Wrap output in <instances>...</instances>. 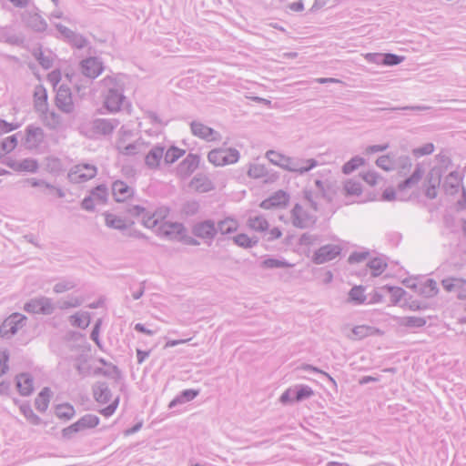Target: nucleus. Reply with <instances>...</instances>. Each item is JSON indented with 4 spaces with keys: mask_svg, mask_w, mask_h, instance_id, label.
I'll use <instances>...</instances> for the list:
<instances>
[{
    "mask_svg": "<svg viewBox=\"0 0 466 466\" xmlns=\"http://www.w3.org/2000/svg\"><path fill=\"white\" fill-rule=\"evenodd\" d=\"M350 299L356 302L357 304L363 303L366 299V296L364 295V289L360 286L353 287L350 293Z\"/></svg>",
    "mask_w": 466,
    "mask_h": 466,
    "instance_id": "nucleus-57",
    "label": "nucleus"
},
{
    "mask_svg": "<svg viewBox=\"0 0 466 466\" xmlns=\"http://www.w3.org/2000/svg\"><path fill=\"white\" fill-rule=\"evenodd\" d=\"M165 152V147L161 145L154 146L145 157V165L152 170L159 167Z\"/></svg>",
    "mask_w": 466,
    "mask_h": 466,
    "instance_id": "nucleus-20",
    "label": "nucleus"
},
{
    "mask_svg": "<svg viewBox=\"0 0 466 466\" xmlns=\"http://www.w3.org/2000/svg\"><path fill=\"white\" fill-rule=\"evenodd\" d=\"M119 123L116 118H96L91 122V130L96 135H110Z\"/></svg>",
    "mask_w": 466,
    "mask_h": 466,
    "instance_id": "nucleus-16",
    "label": "nucleus"
},
{
    "mask_svg": "<svg viewBox=\"0 0 466 466\" xmlns=\"http://www.w3.org/2000/svg\"><path fill=\"white\" fill-rule=\"evenodd\" d=\"M462 177L457 171L451 172L444 179L442 189L446 195L453 196L460 190Z\"/></svg>",
    "mask_w": 466,
    "mask_h": 466,
    "instance_id": "nucleus-24",
    "label": "nucleus"
},
{
    "mask_svg": "<svg viewBox=\"0 0 466 466\" xmlns=\"http://www.w3.org/2000/svg\"><path fill=\"white\" fill-rule=\"evenodd\" d=\"M340 252L341 248L339 246L328 244L315 251L312 260L315 264H324L334 259Z\"/></svg>",
    "mask_w": 466,
    "mask_h": 466,
    "instance_id": "nucleus-12",
    "label": "nucleus"
},
{
    "mask_svg": "<svg viewBox=\"0 0 466 466\" xmlns=\"http://www.w3.org/2000/svg\"><path fill=\"white\" fill-rule=\"evenodd\" d=\"M248 226L255 231L264 232L268 228V222L263 216H250L248 219Z\"/></svg>",
    "mask_w": 466,
    "mask_h": 466,
    "instance_id": "nucleus-37",
    "label": "nucleus"
},
{
    "mask_svg": "<svg viewBox=\"0 0 466 466\" xmlns=\"http://www.w3.org/2000/svg\"><path fill=\"white\" fill-rule=\"evenodd\" d=\"M267 173V168L264 166L258 164L251 165L248 171V175L254 178H261L265 177Z\"/></svg>",
    "mask_w": 466,
    "mask_h": 466,
    "instance_id": "nucleus-60",
    "label": "nucleus"
},
{
    "mask_svg": "<svg viewBox=\"0 0 466 466\" xmlns=\"http://www.w3.org/2000/svg\"><path fill=\"white\" fill-rule=\"evenodd\" d=\"M200 157L197 154L189 153L186 158L177 166V174L181 178L189 177L198 167Z\"/></svg>",
    "mask_w": 466,
    "mask_h": 466,
    "instance_id": "nucleus-15",
    "label": "nucleus"
},
{
    "mask_svg": "<svg viewBox=\"0 0 466 466\" xmlns=\"http://www.w3.org/2000/svg\"><path fill=\"white\" fill-rule=\"evenodd\" d=\"M75 414V409L71 404L60 403V420H69Z\"/></svg>",
    "mask_w": 466,
    "mask_h": 466,
    "instance_id": "nucleus-61",
    "label": "nucleus"
},
{
    "mask_svg": "<svg viewBox=\"0 0 466 466\" xmlns=\"http://www.w3.org/2000/svg\"><path fill=\"white\" fill-rule=\"evenodd\" d=\"M216 228L218 232H219L221 235H228L238 230V222L235 218L228 217L222 220H219L216 224Z\"/></svg>",
    "mask_w": 466,
    "mask_h": 466,
    "instance_id": "nucleus-33",
    "label": "nucleus"
},
{
    "mask_svg": "<svg viewBox=\"0 0 466 466\" xmlns=\"http://www.w3.org/2000/svg\"><path fill=\"white\" fill-rule=\"evenodd\" d=\"M266 157L275 166L299 175H303L319 166V162L314 158L291 157L275 150H268Z\"/></svg>",
    "mask_w": 466,
    "mask_h": 466,
    "instance_id": "nucleus-1",
    "label": "nucleus"
},
{
    "mask_svg": "<svg viewBox=\"0 0 466 466\" xmlns=\"http://www.w3.org/2000/svg\"><path fill=\"white\" fill-rule=\"evenodd\" d=\"M185 154V150L177 147H170L167 151L164 152L163 161L167 165L175 163Z\"/></svg>",
    "mask_w": 466,
    "mask_h": 466,
    "instance_id": "nucleus-42",
    "label": "nucleus"
},
{
    "mask_svg": "<svg viewBox=\"0 0 466 466\" xmlns=\"http://www.w3.org/2000/svg\"><path fill=\"white\" fill-rule=\"evenodd\" d=\"M344 189L347 195L359 196L362 192V187L360 182L349 180L344 185Z\"/></svg>",
    "mask_w": 466,
    "mask_h": 466,
    "instance_id": "nucleus-59",
    "label": "nucleus"
},
{
    "mask_svg": "<svg viewBox=\"0 0 466 466\" xmlns=\"http://www.w3.org/2000/svg\"><path fill=\"white\" fill-rule=\"evenodd\" d=\"M289 200V196L282 191L279 190L271 195L269 198L264 199L260 203V207L264 209H271L276 208L285 207Z\"/></svg>",
    "mask_w": 466,
    "mask_h": 466,
    "instance_id": "nucleus-19",
    "label": "nucleus"
},
{
    "mask_svg": "<svg viewBox=\"0 0 466 466\" xmlns=\"http://www.w3.org/2000/svg\"><path fill=\"white\" fill-rule=\"evenodd\" d=\"M368 267L372 270V276H380L387 267V263L381 258H374L368 262Z\"/></svg>",
    "mask_w": 466,
    "mask_h": 466,
    "instance_id": "nucleus-50",
    "label": "nucleus"
},
{
    "mask_svg": "<svg viewBox=\"0 0 466 466\" xmlns=\"http://www.w3.org/2000/svg\"><path fill=\"white\" fill-rule=\"evenodd\" d=\"M60 37L74 48L82 49L88 40L81 34L60 25Z\"/></svg>",
    "mask_w": 466,
    "mask_h": 466,
    "instance_id": "nucleus-11",
    "label": "nucleus"
},
{
    "mask_svg": "<svg viewBox=\"0 0 466 466\" xmlns=\"http://www.w3.org/2000/svg\"><path fill=\"white\" fill-rule=\"evenodd\" d=\"M396 156L392 153L380 156L376 160V165L385 171H391L395 169Z\"/></svg>",
    "mask_w": 466,
    "mask_h": 466,
    "instance_id": "nucleus-43",
    "label": "nucleus"
},
{
    "mask_svg": "<svg viewBox=\"0 0 466 466\" xmlns=\"http://www.w3.org/2000/svg\"><path fill=\"white\" fill-rule=\"evenodd\" d=\"M401 324L409 328H421L426 324V319L415 316L405 317L402 319Z\"/></svg>",
    "mask_w": 466,
    "mask_h": 466,
    "instance_id": "nucleus-55",
    "label": "nucleus"
},
{
    "mask_svg": "<svg viewBox=\"0 0 466 466\" xmlns=\"http://www.w3.org/2000/svg\"><path fill=\"white\" fill-rule=\"evenodd\" d=\"M11 167L15 170L34 173L37 170L38 164H37L36 160H35L33 158H25L21 161L15 162Z\"/></svg>",
    "mask_w": 466,
    "mask_h": 466,
    "instance_id": "nucleus-39",
    "label": "nucleus"
},
{
    "mask_svg": "<svg viewBox=\"0 0 466 466\" xmlns=\"http://www.w3.org/2000/svg\"><path fill=\"white\" fill-rule=\"evenodd\" d=\"M68 321L71 326L85 329L90 324V315L87 311H77L69 316Z\"/></svg>",
    "mask_w": 466,
    "mask_h": 466,
    "instance_id": "nucleus-31",
    "label": "nucleus"
},
{
    "mask_svg": "<svg viewBox=\"0 0 466 466\" xmlns=\"http://www.w3.org/2000/svg\"><path fill=\"white\" fill-rule=\"evenodd\" d=\"M186 231V228L182 223L179 222H169L166 221L157 228L158 235L165 237L168 239H176L181 237Z\"/></svg>",
    "mask_w": 466,
    "mask_h": 466,
    "instance_id": "nucleus-17",
    "label": "nucleus"
},
{
    "mask_svg": "<svg viewBox=\"0 0 466 466\" xmlns=\"http://www.w3.org/2000/svg\"><path fill=\"white\" fill-rule=\"evenodd\" d=\"M17 136L18 134L9 136L0 142V158L15 148L18 142Z\"/></svg>",
    "mask_w": 466,
    "mask_h": 466,
    "instance_id": "nucleus-41",
    "label": "nucleus"
},
{
    "mask_svg": "<svg viewBox=\"0 0 466 466\" xmlns=\"http://www.w3.org/2000/svg\"><path fill=\"white\" fill-rule=\"evenodd\" d=\"M112 194L116 202H124L134 194L133 187L122 180H116L112 184Z\"/></svg>",
    "mask_w": 466,
    "mask_h": 466,
    "instance_id": "nucleus-22",
    "label": "nucleus"
},
{
    "mask_svg": "<svg viewBox=\"0 0 466 466\" xmlns=\"http://www.w3.org/2000/svg\"><path fill=\"white\" fill-rule=\"evenodd\" d=\"M97 174V168L91 164H78L68 172L67 177L73 183H83L92 179Z\"/></svg>",
    "mask_w": 466,
    "mask_h": 466,
    "instance_id": "nucleus-5",
    "label": "nucleus"
},
{
    "mask_svg": "<svg viewBox=\"0 0 466 466\" xmlns=\"http://www.w3.org/2000/svg\"><path fill=\"white\" fill-rule=\"evenodd\" d=\"M21 413L26 418V420L33 425H39L41 419L35 414L31 406L27 403H22L19 407Z\"/></svg>",
    "mask_w": 466,
    "mask_h": 466,
    "instance_id": "nucleus-48",
    "label": "nucleus"
},
{
    "mask_svg": "<svg viewBox=\"0 0 466 466\" xmlns=\"http://www.w3.org/2000/svg\"><path fill=\"white\" fill-rule=\"evenodd\" d=\"M300 370H305V371H311V372H314V373H319L321 374L323 377H325L328 381L331 384V386L333 388H336L337 387V382L336 380L329 375L328 374L327 372L312 366V365H309V364H303L299 367Z\"/></svg>",
    "mask_w": 466,
    "mask_h": 466,
    "instance_id": "nucleus-56",
    "label": "nucleus"
},
{
    "mask_svg": "<svg viewBox=\"0 0 466 466\" xmlns=\"http://www.w3.org/2000/svg\"><path fill=\"white\" fill-rule=\"evenodd\" d=\"M35 107L40 113L44 124L50 128H56L58 126V116L55 111L47 109V93L43 86L38 85L34 92Z\"/></svg>",
    "mask_w": 466,
    "mask_h": 466,
    "instance_id": "nucleus-2",
    "label": "nucleus"
},
{
    "mask_svg": "<svg viewBox=\"0 0 466 466\" xmlns=\"http://www.w3.org/2000/svg\"><path fill=\"white\" fill-rule=\"evenodd\" d=\"M364 163L365 159L363 157L356 156L343 165L342 172L346 175H349L356 170L359 167L364 165Z\"/></svg>",
    "mask_w": 466,
    "mask_h": 466,
    "instance_id": "nucleus-51",
    "label": "nucleus"
},
{
    "mask_svg": "<svg viewBox=\"0 0 466 466\" xmlns=\"http://www.w3.org/2000/svg\"><path fill=\"white\" fill-rule=\"evenodd\" d=\"M189 187L197 192L207 193L214 189L213 182L202 173L197 174L190 181Z\"/></svg>",
    "mask_w": 466,
    "mask_h": 466,
    "instance_id": "nucleus-23",
    "label": "nucleus"
},
{
    "mask_svg": "<svg viewBox=\"0 0 466 466\" xmlns=\"http://www.w3.org/2000/svg\"><path fill=\"white\" fill-rule=\"evenodd\" d=\"M199 391L196 390H185L178 396H177L174 400H172L168 405L170 409L176 407L178 404H183L194 400Z\"/></svg>",
    "mask_w": 466,
    "mask_h": 466,
    "instance_id": "nucleus-34",
    "label": "nucleus"
},
{
    "mask_svg": "<svg viewBox=\"0 0 466 466\" xmlns=\"http://www.w3.org/2000/svg\"><path fill=\"white\" fill-rule=\"evenodd\" d=\"M23 21L25 24L36 32L46 30L47 24L44 18L35 10H26L23 14Z\"/></svg>",
    "mask_w": 466,
    "mask_h": 466,
    "instance_id": "nucleus-18",
    "label": "nucleus"
},
{
    "mask_svg": "<svg viewBox=\"0 0 466 466\" xmlns=\"http://www.w3.org/2000/svg\"><path fill=\"white\" fill-rule=\"evenodd\" d=\"M199 210V203L196 200L185 202L181 208V213L185 216L191 217L196 215Z\"/></svg>",
    "mask_w": 466,
    "mask_h": 466,
    "instance_id": "nucleus-54",
    "label": "nucleus"
},
{
    "mask_svg": "<svg viewBox=\"0 0 466 466\" xmlns=\"http://www.w3.org/2000/svg\"><path fill=\"white\" fill-rule=\"evenodd\" d=\"M126 101V96H124V92L117 93H106L105 94V106L109 112H117L121 109L124 102Z\"/></svg>",
    "mask_w": 466,
    "mask_h": 466,
    "instance_id": "nucleus-27",
    "label": "nucleus"
},
{
    "mask_svg": "<svg viewBox=\"0 0 466 466\" xmlns=\"http://www.w3.org/2000/svg\"><path fill=\"white\" fill-rule=\"evenodd\" d=\"M44 133L40 127L28 126L26 127V137L25 146L26 148H36L43 141Z\"/></svg>",
    "mask_w": 466,
    "mask_h": 466,
    "instance_id": "nucleus-26",
    "label": "nucleus"
},
{
    "mask_svg": "<svg viewBox=\"0 0 466 466\" xmlns=\"http://www.w3.org/2000/svg\"><path fill=\"white\" fill-rule=\"evenodd\" d=\"M146 147V143L142 139H137L133 143L126 144L123 137L117 138L116 141V148L119 154L123 156H136Z\"/></svg>",
    "mask_w": 466,
    "mask_h": 466,
    "instance_id": "nucleus-14",
    "label": "nucleus"
},
{
    "mask_svg": "<svg viewBox=\"0 0 466 466\" xmlns=\"http://www.w3.org/2000/svg\"><path fill=\"white\" fill-rule=\"evenodd\" d=\"M90 195L94 197L97 204H105L107 200L108 190L105 184H101L94 187Z\"/></svg>",
    "mask_w": 466,
    "mask_h": 466,
    "instance_id": "nucleus-47",
    "label": "nucleus"
},
{
    "mask_svg": "<svg viewBox=\"0 0 466 466\" xmlns=\"http://www.w3.org/2000/svg\"><path fill=\"white\" fill-rule=\"evenodd\" d=\"M190 130L195 137L208 142L221 139V136L218 131L199 121H192L190 123Z\"/></svg>",
    "mask_w": 466,
    "mask_h": 466,
    "instance_id": "nucleus-10",
    "label": "nucleus"
},
{
    "mask_svg": "<svg viewBox=\"0 0 466 466\" xmlns=\"http://www.w3.org/2000/svg\"><path fill=\"white\" fill-rule=\"evenodd\" d=\"M418 292L425 298H432L439 292L437 282L429 279L419 287Z\"/></svg>",
    "mask_w": 466,
    "mask_h": 466,
    "instance_id": "nucleus-36",
    "label": "nucleus"
},
{
    "mask_svg": "<svg viewBox=\"0 0 466 466\" xmlns=\"http://www.w3.org/2000/svg\"><path fill=\"white\" fill-rule=\"evenodd\" d=\"M380 57L383 59V65L385 66H397L400 64L404 59L403 56L391 53L384 54V56Z\"/></svg>",
    "mask_w": 466,
    "mask_h": 466,
    "instance_id": "nucleus-63",
    "label": "nucleus"
},
{
    "mask_svg": "<svg viewBox=\"0 0 466 466\" xmlns=\"http://www.w3.org/2000/svg\"><path fill=\"white\" fill-rule=\"evenodd\" d=\"M92 390L94 398L97 402L106 404L111 400V390L106 382L98 381L93 386Z\"/></svg>",
    "mask_w": 466,
    "mask_h": 466,
    "instance_id": "nucleus-28",
    "label": "nucleus"
},
{
    "mask_svg": "<svg viewBox=\"0 0 466 466\" xmlns=\"http://www.w3.org/2000/svg\"><path fill=\"white\" fill-rule=\"evenodd\" d=\"M314 395L313 390L308 386L303 384L295 385V401L300 402L307 399H309Z\"/></svg>",
    "mask_w": 466,
    "mask_h": 466,
    "instance_id": "nucleus-45",
    "label": "nucleus"
},
{
    "mask_svg": "<svg viewBox=\"0 0 466 466\" xmlns=\"http://www.w3.org/2000/svg\"><path fill=\"white\" fill-rule=\"evenodd\" d=\"M167 213V210H162L151 212L146 210L141 218V223L147 228H154L159 224V218H164Z\"/></svg>",
    "mask_w": 466,
    "mask_h": 466,
    "instance_id": "nucleus-29",
    "label": "nucleus"
},
{
    "mask_svg": "<svg viewBox=\"0 0 466 466\" xmlns=\"http://www.w3.org/2000/svg\"><path fill=\"white\" fill-rule=\"evenodd\" d=\"M424 173V169L420 164H417L415 169L410 177L399 184V189L404 190L408 187H412L419 183Z\"/></svg>",
    "mask_w": 466,
    "mask_h": 466,
    "instance_id": "nucleus-32",
    "label": "nucleus"
},
{
    "mask_svg": "<svg viewBox=\"0 0 466 466\" xmlns=\"http://www.w3.org/2000/svg\"><path fill=\"white\" fill-rule=\"evenodd\" d=\"M80 431H83L76 421L75 423L62 430V437L66 440H72Z\"/></svg>",
    "mask_w": 466,
    "mask_h": 466,
    "instance_id": "nucleus-62",
    "label": "nucleus"
},
{
    "mask_svg": "<svg viewBox=\"0 0 466 466\" xmlns=\"http://www.w3.org/2000/svg\"><path fill=\"white\" fill-rule=\"evenodd\" d=\"M337 186L335 183L327 180L323 190L320 191L319 195L326 199L328 202H331L336 195Z\"/></svg>",
    "mask_w": 466,
    "mask_h": 466,
    "instance_id": "nucleus-52",
    "label": "nucleus"
},
{
    "mask_svg": "<svg viewBox=\"0 0 466 466\" xmlns=\"http://www.w3.org/2000/svg\"><path fill=\"white\" fill-rule=\"evenodd\" d=\"M441 180V169L437 167H433L431 169L427 176V184L428 186H434L439 187Z\"/></svg>",
    "mask_w": 466,
    "mask_h": 466,
    "instance_id": "nucleus-58",
    "label": "nucleus"
},
{
    "mask_svg": "<svg viewBox=\"0 0 466 466\" xmlns=\"http://www.w3.org/2000/svg\"><path fill=\"white\" fill-rule=\"evenodd\" d=\"M261 266L264 268H283L292 267L290 263L285 259H278L274 258H268L261 262Z\"/></svg>",
    "mask_w": 466,
    "mask_h": 466,
    "instance_id": "nucleus-49",
    "label": "nucleus"
},
{
    "mask_svg": "<svg viewBox=\"0 0 466 466\" xmlns=\"http://www.w3.org/2000/svg\"><path fill=\"white\" fill-rule=\"evenodd\" d=\"M84 299L76 295H69L66 298L60 299V309H66L70 308H77L82 305Z\"/></svg>",
    "mask_w": 466,
    "mask_h": 466,
    "instance_id": "nucleus-46",
    "label": "nucleus"
},
{
    "mask_svg": "<svg viewBox=\"0 0 466 466\" xmlns=\"http://www.w3.org/2000/svg\"><path fill=\"white\" fill-rule=\"evenodd\" d=\"M99 421L100 420L96 415L88 413L81 417L76 422L81 430L85 431L96 427L99 424Z\"/></svg>",
    "mask_w": 466,
    "mask_h": 466,
    "instance_id": "nucleus-44",
    "label": "nucleus"
},
{
    "mask_svg": "<svg viewBox=\"0 0 466 466\" xmlns=\"http://www.w3.org/2000/svg\"><path fill=\"white\" fill-rule=\"evenodd\" d=\"M60 112L73 115L75 113V104L72 98V92L69 87L64 84L60 85Z\"/></svg>",
    "mask_w": 466,
    "mask_h": 466,
    "instance_id": "nucleus-25",
    "label": "nucleus"
},
{
    "mask_svg": "<svg viewBox=\"0 0 466 466\" xmlns=\"http://www.w3.org/2000/svg\"><path fill=\"white\" fill-rule=\"evenodd\" d=\"M239 152L236 148H216L208 155V159L215 166H226L238 162Z\"/></svg>",
    "mask_w": 466,
    "mask_h": 466,
    "instance_id": "nucleus-4",
    "label": "nucleus"
},
{
    "mask_svg": "<svg viewBox=\"0 0 466 466\" xmlns=\"http://www.w3.org/2000/svg\"><path fill=\"white\" fill-rule=\"evenodd\" d=\"M411 159L408 156H400L395 158V169H400V173L406 174L411 167Z\"/></svg>",
    "mask_w": 466,
    "mask_h": 466,
    "instance_id": "nucleus-53",
    "label": "nucleus"
},
{
    "mask_svg": "<svg viewBox=\"0 0 466 466\" xmlns=\"http://www.w3.org/2000/svg\"><path fill=\"white\" fill-rule=\"evenodd\" d=\"M443 289L454 293L460 300L466 299V279L461 277H448L441 280Z\"/></svg>",
    "mask_w": 466,
    "mask_h": 466,
    "instance_id": "nucleus-8",
    "label": "nucleus"
},
{
    "mask_svg": "<svg viewBox=\"0 0 466 466\" xmlns=\"http://www.w3.org/2000/svg\"><path fill=\"white\" fill-rule=\"evenodd\" d=\"M192 234L205 241H211L218 234L215 221L206 219L195 223L192 227Z\"/></svg>",
    "mask_w": 466,
    "mask_h": 466,
    "instance_id": "nucleus-9",
    "label": "nucleus"
},
{
    "mask_svg": "<svg viewBox=\"0 0 466 466\" xmlns=\"http://www.w3.org/2000/svg\"><path fill=\"white\" fill-rule=\"evenodd\" d=\"M81 71L84 76L89 78H96L104 70L102 61L96 56L83 59L80 63Z\"/></svg>",
    "mask_w": 466,
    "mask_h": 466,
    "instance_id": "nucleus-13",
    "label": "nucleus"
},
{
    "mask_svg": "<svg viewBox=\"0 0 466 466\" xmlns=\"http://www.w3.org/2000/svg\"><path fill=\"white\" fill-rule=\"evenodd\" d=\"M291 223L295 228H312L317 222V216L302 205L297 203L290 211Z\"/></svg>",
    "mask_w": 466,
    "mask_h": 466,
    "instance_id": "nucleus-3",
    "label": "nucleus"
},
{
    "mask_svg": "<svg viewBox=\"0 0 466 466\" xmlns=\"http://www.w3.org/2000/svg\"><path fill=\"white\" fill-rule=\"evenodd\" d=\"M233 242L243 248H250L258 243V238H249L247 234L241 233L232 238Z\"/></svg>",
    "mask_w": 466,
    "mask_h": 466,
    "instance_id": "nucleus-38",
    "label": "nucleus"
},
{
    "mask_svg": "<svg viewBox=\"0 0 466 466\" xmlns=\"http://www.w3.org/2000/svg\"><path fill=\"white\" fill-rule=\"evenodd\" d=\"M16 387L23 396H28L33 392V378L29 373H21L16 376Z\"/></svg>",
    "mask_w": 466,
    "mask_h": 466,
    "instance_id": "nucleus-30",
    "label": "nucleus"
},
{
    "mask_svg": "<svg viewBox=\"0 0 466 466\" xmlns=\"http://www.w3.org/2000/svg\"><path fill=\"white\" fill-rule=\"evenodd\" d=\"M26 317L20 313H13L6 318L0 326V337L9 339L15 335L19 329L24 327Z\"/></svg>",
    "mask_w": 466,
    "mask_h": 466,
    "instance_id": "nucleus-6",
    "label": "nucleus"
},
{
    "mask_svg": "<svg viewBox=\"0 0 466 466\" xmlns=\"http://www.w3.org/2000/svg\"><path fill=\"white\" fill-rule=\"evenodd\" d=\"M52 395V392L49 388H44L40 393L37 395V397L35 400V406L37 410L43 412L46 411L49 401L50 397Z\"/></svg>",
    "mask_w": 466,
    "mask_h": 466,
    "instance_id": "nucleus-35",
    "label": "nucleus"
},
{
    "mask_svg": "<svg viewBox=\"0 0 466 466\" xmlns=\"http://www.w3.org/2000/svg\"><path fill=\"white\" fill-rule=\"evenodd\" d=\"M101 86L104 88V94L124 92L125 83L123 81V76H107L101 81Z\"/></svg>",
    "mask_w": 466,
    "mask_h": 466,
    "instance_id": "nucleus-21",
    "label": "nucleus"
},
{
    "mask_svg": "<svg viewBox=\"0 0 466 466\" xmlns=\"http://www.w3.org/2000/svg\"><path fill=\"white\" fill-rule=\"evenodd\" d=\"M371 328L365 325L356 326L352 329L355 339H361L370 334Z\"/></svg>",
    "mask_w": 466,
    "mask_h": 466,
    "instance_id": "nucleus-64",
    "label": "nucleus"
},
{
    "mask_svg": "<svg viewBox=\"0 0 466 466\" xmlns=\"http://www.w3.org/2000/svg\"><path fill=\"white\" fill-rule=\"evenodd\" d=\"M105 221H106V225L108 228H111L114 229L124 230V229L127 228V225L124 218L117 217L111 213L105 214Z\"/></svg>",
    "mask_w": 466,
    "mask_h": 466,
    "instance_id": "nucleus-40",
    "label": "nucleus"
},
{
    "mask_svg": "<svg viewBox=\"0 0 466 466\" xmlns=\"http://www.w3.org/2000/svg\"><path fill=\"white\" fill-rule=\"evenodd\" d=\"M56 309L55 303L46 297L35 298L24 305V310L33 314L49 315Z\"/></svg>",
    "mask_w": 466,
    "mask_h": 466,
    "instance_id": "nucleus-7",
    "label": "nucleus"
}]
</instances>
